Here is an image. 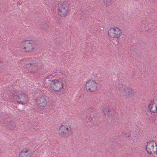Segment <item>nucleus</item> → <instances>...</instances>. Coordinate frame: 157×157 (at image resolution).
Segmentation results:
<instances>
[{
	"label": "nucleus",
	"mask_w": 157,
	"mask_h": 157,
	"mask_svg": "<svg viewBox=\"0 0 157 157\" xmlns=\"http://www.w3.org/2000/svg\"><path fill=\"white\" fill-rule=\"evenodd\" d=\"M21 48L25 52H31L36 49V44L32 40H26L23 42Z\"/></svg>",
	"instance_id": "f257e3e1"
},
{
	"label": "nucleus",
	"mask_w": 157,
	"mask_h": 157,
	"mask_svg": "<svg viewBox=\"0 0 157 157\" xmlns=\"http://www.w3.org/2000/svg\"><path fill=\"white\" fill-rule=\"evenodd\" d=\"M122 35L121 30L117 27L111 28L108 31V35L111 39H118Z\"/></svg>",
	"instance_id": "f03ea898"
},
{
	"label": "nucleus",
	"mask_w": 157,
	"mask_h": 157,
	"mask_svg": "<svg viewBox=\"0 0 157 157\" xmlns=\"http://www.w3.org/2000/svg\"><path fill=\"white\" fill-rule=\"evenodd\" d=\"M63 85L61 78H56L50 80V87L55 91H59L63 88Z\"/></svg>",
	"instance_id": "7ed1b4c3"
},
{
	"label": "nucleus",
	"mask_w": 157,
	"mask_h": 157,
	"mask_svg": "<svg viewBox=\"0 0 157 157\" xmlns=\"http://www.w3.org/2000/svg\"><path fill=\"white\" fill-rule=\"evenodd\" d=\"M68 8L65 4H59L57 10V13L60 17H64L67 15Z\"/></svg>",
	"instance_id": "20e7f679"
},
{
	"label": "nucleus",
	"mask_w": 157,
	"mask_h": 157,
	"mask_svg": "<svg viewBox=\"0 0 157 157\" xmlns=\"http://www.w3.org/2000/svg\"><path fill=\"white\" fill-rule=\"evenodd\" d=\"M86 90L89 92H95L98 88V84L95 80L90 79L88 81L85 85Z\"/></svg>",
	"instance_id": "39448f33"
},
{
	"label": "nucleus",
	"mask_w": 157,
	"mask_h": 157,
	"mask_svg": "<svg viewBox=\"0 0 157 157\" xmlns=\"http://www.w3.org/2000/svg\"><path fill=\"white\" fill-rule=\"evenodd\" d=\"M146 149L148 153L153 154L157 151V145L155 142L153 141H150L147 143Z\"/></svg>",
	"instance_id": "423d86ee"
},
{
	"label": "nucleus",
	"mask_w": 157,
	"mask_h": 157,
	"mask_svg": "<svg viewBox=\"0 0 157 157\" xmlns=\"http://www.w3.org/2000/svg\"><path fill=\"white\" fill-rule=\"evenodd\" d=\"M69 128V126L67 125H61L59 130V135L64 138L67 137L71 131Z\"/></svg>",
	"instance_id": "0eeeda50"
},
{
	"label": "nucleus",
	"mask_w": 157,
	"mask_h": 157,
	"mask_svg": "<svg viewBox=\"0 0 157 157\" xmlns=\"http://www.w3.org/2000/svg\"><path fill=\"white\" fill-rule=\"evenodd\" d=\"M19 104L22 105L27 104L29 101L28 96L25 94H18L15 98Z\"/></svg>",
	"instance_id": "6e6552de"
},
{
	"label": "nucleus",
	"mask_w": 157,
	"mask_h": 157,
	"mask_svg": "<svg viewBox=\"0 0 157 157\" xmlns=\"http://www.w3.org/2000/svg\"><path fill=\"white\" fill-rule=\"evenodd\" d=\"M36 101L38 106L41 109H44L47 104L46 99L43 96L37 97Z\"/></svg>",
	"instance_id": "1a4fd4ad"
},
{
	"label": "nucleus",
	"mask_w": 157,
	"mask_h": 157,
	"mask_svg": "<svg viewBox=\"0 0 157 157\" xmlns=\"http://www.w3.org/2000/svg\"><path fill=\"white\" fill-rule=\"evenodd\" d=\"M33 154L31 150L29 148H25L19 152V157H31Z\"/></svg>",
	"instance_id": "9d476101"
},
{
	"label": "nucleus",
	"mask_w": 157,
	"mask_h": 157,
	"mask_svg": "<svg viewBox=\"0 0 157 157\" xmlns=\"http://www.w3.org/2000/svg\"><path fill=\"white\" fill-rule=\"evenodd\" d=\"M148 108L150 111L157 114V99H155L151 101L150 104L149 105Z\"/></svg>",
	"instance_id": "9b49d317"
},
{
	"label": "nucleus",
	"mask_w": 157,
	"mask_h": 157,
	"mask_svg": "<svg viewBox=\"0 0 157 157\" xmlns=\"http://www.w3.org/2000/svg\"><path fill=\"white\" fill-rule=\"evenodd\" d=\"M122 88L124 89V92L127 98H132L134 96L135 92L132 88L126 87Z\"/></svg>",
	"instance_id": "f8f14e48"
},
{
	"label": "nucleus",
	"mask_w": 157,
	"mask_h": 157,
	"mask_svg": "<svg viewBox=\"0 0 157 157\" xmlns=\"http://www.w3.org/2000/svg\"><path fill=\"white\" fill-rule=\"evenodd\" d=\"M34 66V64L33 63L29 62L26 64L25 68L29 71H30L33 68Z\"/></svg>",
	"instance_id": "ddd939ff"
},
{
	"label": "nucleus",
	"mask_w": 157,
	"mask_h": 157,
	"mask_svg": "<svg viewBox=\"0 0 157 157\" xmlns=\"http://www.w3.org/2000/svg\"><path fill=\"white\" fill-rule=\"evenodd\" d=\"M16 125L15 123L12 121H9L8 122V127L11 129H13L15 127Z\"/></svg>",
	"instance_id": "4468645a"
},
{
	"label": "nucleus",
	"mask_w": 157,
	"mask_h": 157,
	"mask_svg": "<svg viewBox=\"0 0 157 157\" xmlns=\"http://www.w3.org/2000/svg\"><path fill=\"white\" fill-rule=\"evenodd\" d=\"M104 3L106 7L110 6L111 4L110 0H104Z\"/></svg>",
	"instance_id": "2eb2a0df"
},
{
	"label": "nucleus",
	"mask_w": 157,
	"mask_h": 157,
	"mask_svg": "<svg viewBox=\"0 0 157 157\" xmlns=\"http://www.w3.org/2000/svg\"><path fill=\"white\" fill-rule=\"evenodd\" d=\"M51 76H51V75H48V78H51Z\"/></svg>",
	"instance_id": "dca6fc26"
},
{
	"label": "nucleus",
	"mask_w": 157,
	"mask_h": 157,
	"mask_svg": "<svg viewBox=\"0 0 157 157\" xmlns=\"http://www.w3.org/2000/svg\"><path fill=\"white\" fill-rule=\"evenodd\" d=\"M52 77H56L57 76L56 75H55L52 76Z\"/></svg>",
	"instance_id": "f3484780"
},
{
	"label": "nucleus",
	"mask_w": 157,
	"mask_h": 157,
	"mask_svg": "<svg viewBox=\"0 0 157 157\" xmlns=\"http://www.w3.org/2000/svg\"><path fill=\"white\" fill-rule=\"evenodd\" d=\"M104 29V28H101V30H102V29Z\"/></svg>",
	"instance_id": "a211bd4d"
},
{
	"label": "nucleus",
	"mask_w": 157,
	"mask_h": 157,
	"mask_svg": "<svg viewBox=\"0 0 157 157\" xmlns=\"http://www.w3.org/2000/svg\"><path fill=\"white\" fill-rule=\"evenodd\" d=\"M104 29V28H101V30H102V29Z\"/></svg>",
	"instance_id": "6ab92c4d"
}]
</instances>
